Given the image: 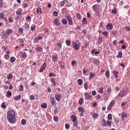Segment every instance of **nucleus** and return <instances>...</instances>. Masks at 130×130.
Masks as SVG:
<instances>
[{
    "mask_svg": "<svg viewBox=\"0 0 130 130\" xmlns=\"http://www.w3.org/2000/svg\"><path fill=\"white\" fill-rule=\"evenodd\" d=\"M7 119L8 122L11 123H13L15 120V112L12 110H10L7 112Z\"/></svg>",
    "mask_w": 130,
    "mask_h": 130,
    "instance_id": "1",
    "label": "nucleus"
},
{
    "mask_svg": "<svg viewBox=\"0 0 130 130\" xmlns=\"http://www.w3.org/2000/svg\"><path fill=\"white\" fill-rule=\"evenodd\" d=\"M67 19L69 25H73V23L72 21V18L70 15H67L66 17Z\"/></svg>",
    "mask_w": 130,
    "mask_h": 130,
    "instance_id": "2",
    "label": "nucleus"
},
{
    "mask_svg": "<svg viewBox=\"0 0 130 130\" xmlns=\"http://www.w3.org/2000/svg\"><path fill=\"white\" fill-rule=\"evenodd\" d=\"M85 96V99L86 100H89L91 101L92 100L91 95H90L87 92H86L84 94Z\"/></svg>",
    "mask_w": 130,
    "mask_h": 130,
    "instance_id": "3",
    "label": "nucleus"
},
{
    "mask_svg": "<svg viewBox=\"0 0 130 130\" xmlns=\"http://www.w3.org/2000/svg\"><path fill=\"white\" fill-rule=\"evenodd\" d=\"M99 5L98 4H95L93 5L92 6V9L95 11L97 12L99 9Z\"/></svg>",
    "mask_w": 130,
    "mask_h": 130,
    "instance_id": "4",
    "label": "nucleus"
},
{
    "mask_svg": "<svg viewBox=\"0 0 130 130\" xmlns=\"http://www.w3.org/2000/svg\"><path fill=\"white\" fill-rule=\"evenodd\" d=\"M127 92L124 90H122L119 93V95L120 97H123L126 94Z\"/></svg>",
    "mask_w": 130,
    "mask_h": 130,
    "instance_id": "5",
    "label": "nucleus"
},
{
    "mask_svg": "<svg viewBox=\"0 0 130 130\" xmlns=\"http://www.w3.org/2000/svg\"><path fill=\"white\" fill-rule=\"evenodd\" d=\"M70 119L72 120L73 122H76L77 120V118L76 115H72L70 116Z\"/></svg>",
    "mask_w": 130,
    "mask_h": 130,
    "instance_id": "6",
    "label": "nucleus"
},
{
    "mask_svg": "<svg viewBox=\"0 0 130 130\" xmlns=\"http://www.w3.org/2000/svg\"><path fill=\"white\" fill-rule=\"evenodd\" d=\"M73 44L74 48L75 50H78L80 48L79 46L80 45V44H77L75 42H73Z\"/></svg>",
    "mask_w": 130,
    "mask_h": 130,
    "instance_id": "7",
    "label": "nucleus"
},
{
    "mask_svg": "<svg viewBox=\"0 0 130 130\" xmlns=\"http://www.w3.org/2000/svg\"><path fill=\"white\" fill-rule=\"evenodd\" d=\"M114 102V101H112L110 103L108 106L107 107V109L108 110H110L111 108H112V106L113 105V103Z\"/></svg>",
    "mask_w": 130,
    "mask_h": 130,
    "instance_id": "8",
    "label": "nucleus"
},
{
    "mask_svg": "<svg viewBox=\"0 0 130 130\" xmlns=\"http://www.w3.org/2000/svg\"><path fill=\"white\" fill-rule=\"evenodd\" d=\"M46 63H44L42 65L40 70V72H42L43 70L45 68Z\"/></svg>",
    "mask_w": 130,
    "mask_h": 130,
    "instance_id": "9",
    "label": "nucleus"
},
{
    "mask_svg": "<svg viewBox=\"0 0 130 130\" xmlns=\"http://www.w3.org/2000/svg\"><path fill=\"white\" fill-rule=\"evenodd\" d=\"M55 98L58 101H60L61 98V96L60 95L58 94H56L55 96Z\"/></svg>",
    "mask_w": 130,
    "mask_h": 130,
    "instance_id": "10",
    "label": "nucleus"
},
{
    "mask_svg": "<svg viewBox=\"0 0 130 130\" xmlns=\"http://www.w3.org/2000/svg\"><path fill=\"white\" fill-rule=\"evenodd\" d=\"M54 23H55V25L57 26H58L60 24V23L59 22L58 19L57 18H56L54 20Z\"/></svg>",
    "mask_w": 130,
    "mask_h": 130,
    "instance_id": "11",
    "label": "nucleus"
},
{
    "mask_svg": "<svg viewBox=\"0 0 130 130\" xmlns=\"http://www.w3.org/2000/svg\"><path fill=\"white\" fill-rule=\"evenodd\" d=\"M52 60L53 62H57L58 60V57L57 56H54L52 58Z\"/></svg>",
    "mask_w": 130,
    "mask_h": 130,
    "instance_id": "12",
    "label": "nucleus"
},
{
    "mask_svg": "<svg viewBox=\"0 0 130 130\" xmlns=\"http://www.w3.org/2000/svg\"><path fill=\"white\" fill-rule=\"evenodd\" d=\"M106 26L107 27L108 29L109 30L112 29L113 27L111 23L107 24Z\"/></svg>",
    "mask_w": 130,
    "mask_h": 130,
    "instance_id": "13",
    "label": "nucleus"
},
{
    "mask_svg": "<svg viewBox=\"0 0 130 130\" xmlns=\"http://www.w3.org/2000/svg\"><path fill=\"white\" fill-rule=\"evenodd\" d=\"M36 11L38 14H40L42 13V10L41 8H37Z\"/></svg>",
    "mask_w": 130,
    "mask_h": 130,
    "instance_id": "14",
    "label": "nucleus"
},
{
    "mask_svg": "<svg viewBox=\"0 0 130 130\" xmlns=\"http://www.w3.org/2000/svg\"><path fill=\"white\" fill-rule=\"evenodd\" d=\"M82 23L84 25H86L87 24V21L86 18H83L82 21Z\"/></svg>",
    "mask_w": 130,
    "mask_h": 130,
    "instance_id": "15",
    "label": "nucleus"
},
{
    "mask_svg": "<svg viewBox=\"0 0 130 130\" xmlns=\"http://www.w3.org/2000/svg\"><path fill=\"white\" fill-rule=\"evenodd\" d=\"M94 64L96 66H97L99 63V61L96 59L93 60Z\"/></svg>",
    "mask_w": 130,
    "mask_h": 130,
    "instance_id": "16",
    "label": "nucleus"
},
{
    "mask_svg": "<svg viewBox=\"0 0 130 130\" xmlns=\"http://www.w3.org/2000/svg\"><path fill=\"white\" fill-rule=\"evenodd\" d=\"M51 103H52V105L54 106L55 105V101L54 98H51Z\"/></svg>",
    "mask_w": 130,
    "mask_h": 130,
    "instance_id": "17",
    "label": "nucleus"
},
{
    "mask_svg": "<svg viewBox=\"0 0 130 130\" xmlns=\"http://www.w3.org/2000/svg\"><path fill=\"white\" fill-rule=\"evenodd\" d=\"M63 25H66L67 23V21L66 19H63L61 21Z\"/></svg>",
    "mask_w": 130,
    "mask_h": 130,
    "instance_id": "18",
    "label": "nucleus"
},
{
    "mask_svg": "<svg viewBox=\"0 0 130 130\" xmlns=\"http://www.w3.org/2000/svg\"><path fill=\"white\" fill-rule=\"evenodd\" d=\"M78 110L79 111L81 112L82 113H83L84 111V109L82 107H79L78 108Z\"/></svg>",
    "mask_w": 130,
    "mask_h": 130,
    "instance_id": "19",
    "label": "nucleus"
},
{
    "mask_svg": "<svg viewBox=\"0 0 130 130\" xmlns=\"http://www.w3.org/2000/svg\"><path fill=\"white\" fill-rule=\"evenodd\" d=\"M102 125L103 126H106V122L104 119H103L102 120Z\"/></svg>",
    "mask_w": 130,
    "mask_h": 130,
    "instance_id": "20",
    "label": "nucleus"
},
{
    "mask_svg": "<svg viewBox=\"0 0 130 130\" xmlns=\"http://www.w3.org/2000/svg\"><path fill=\"white\" fill-rule=\"evenodd\" d=\"M76 17L79 20L82 19V16L80 14L77 13L76 15Z\"/></svg>",
    "mask_w": 130,
    "mask_h": 130,
    "instance_id": "21",
    "label": "nucleus"
},
{
    "mask_svg": "<svg viewBox=\"0 0 130 130\" xmlns=\"http://www.w3.org/2000/svg\"><path fill=\"white\" fill-rule=\"evenodd\" d=\"M11 92L9 91H8L7 93L6 96H7L8 97H10L11 96Z\"/></svg>",
    "mask_w": 130,
    "mask_h": 130,
    "instance_id": "22",
    "label": "nucleus"
},
{
    "mask_svg": "<svg viewBox=\"0 0 130 130\" xmlns=\"http://www.w3.org/2000/svg\"><path fill=\"white\" fill-rule=\"evenodd\" d=\"M95 75L94 73H92V72H90L89 73V79L92 78Z\"/></svg>",
    "mask_w": 130,
    "mask_h": 130,
    "instance_id": "23",
    "label": "nucleus"
},
{
    "mask_svg": "<svg viewBox=\"0 0 130 130\" xmlns=\"http://www.w3.org/2000/svg\"><path fill=\"white\" fill-rule=\"evenodd\" d=\"M42 49V47L39 46L37 47L36 48V51L39 52H40L41 51Z\"/></svg>",
    "mask_w": 130,
    "mask_h": 130,
    "instance_id": "24",
    "label": "nucleus"
},
{
    "mask_svg": "<svg viewBox=\"0 0 130 130\" xmlns=\"http://www.w3.org/2000/svg\"><path fill=\"white\" fill-rule=\"evenodd\" d=\"M21 95H19L18 96H16L15 98V100L17 101L19 100L21 98Z\"/></svg>",
    "mask_w": 130,
    "mask_h": 130,
    "instance_id": "25",
    "label": "nucleus"
},
{
    "mask_svg": "<svg viewBox=\"0 0 130 130\" xmlns=\"http://www.w3.org/2000/svg\"><path fill=\"white\" fill-rule=\"evenodd\" d=\"M122 53L121 51H119L118 52V57L119 58H121L122 57Z\"/></svg>",
    "mask_w": 130,
    "mask_h": 130,
    "instance_id": "26",
    "label": "nucleus"
},
{
    "mask_svg": "<svg viewBox=\"0 0 130 130\" xmlns=\"http://www.w3.org/2000/svg\"><path fill=\"white\" fill-rule=\"evenodd\" d=\"M15 60V58L14 57H11L10 58V61L11 63H13Z\"/></svg>",
    "mask_w": 130,
    "mask_h": 130,
    "instance_id": "27",
    "label": "nucleus"
},
{
    "mask_svg": "<svg viewBox=\"0 0 130 130\" xmlns=\"http://www.w3.org/2000/svg\"><path fill=\"white\" fill-rule=\"evenodd\" d=\"M6 33L8 34H10L12 32V30L10 29H8L6 31Z\"/></svg>",
    "mask_w": 130,
    "mask_h": 130,
    "instance_id": "28",
    "label": "nucleus"
},
{
    "mask_svg": "<svg viewBox=\"0 0 130 130\" xmlns=\"http://www.w3.org/2000/svg\"><path fill=\"white\" fill-rule=\"evenodd\" d=\"M26 54L25 52H22V57L24 58H25L26 57Z\"/></svg>",
    "mask_w": 130,
    "mask_h": 130,
    "instance_id": "29",
    "label": "nucleus"
},
{
    "mask_svg": "<svg viewBox=\"0 0 130 130\" xmlns=\"http://www.w3.org/2000/svg\"><path fill=\"white\" fill-rule=\"evenodd\" d=\"M121 116L123 118L126 117H127V114L126 113L123 112L122 113Z\"/></svg>",
    "mask_w": 130,
    "mask_h": 130,
    "instance_id": "30",
    "label": "nucleus"
},
{
    "mask_svg": "<svg viewBox=\"0 0 130 130\" xmlns=\"http://www.w3.org/2000/svg\"><path fill=\"white\" fill-rule=\"evenodd\" d=\"M98 40L99 42L100 43L103 42V39L101 37H99L98 38Z\"/></svg>",
    "mask_w": 130,
    "mask_h": 130,
    "instance_id": "31",
    "label": "nucleus"
},
{
    "mask_svg": "<svg viewBox=\"0 0 130 130\" xmlns=\"http://www.w3.org/2000/svg\"><path fill=\"white\" fill-rule=\"evenodd\" d=\"M4 15V13L3 12H1L0 13V19H3Z\"/></svg>",
    "mask_w": 130,
    "mask_h": 130,
    "instance_id": "32",
    "label": "nucleus"
},
{
    "mask_svg": "<svg viewBox=\"0 0 130 130\" xmlns=\"http://www.w3.org/2000/svg\"><path fill=\"white\" fill-rule=\"evenodd\" d=\"M66 43L68 45H69L71 43V42L70 40H67L66 41Z\"/></svg>",
    "mask_w": 130,
    "mask_h": 130,
    "instance_id": "33",
    "label": "nucleus"
},
{
    "mask_svg": "<svg viewBox=\"0 0 130 130\" xmlns=\"http://www.w3.org/2000/svg\"><path fill=\"white\" fill-rule=\"evenodd\" d=\"M41 106L42 108H46L47 107V104L44 103V104H42L41 105Z\"/></svg>",
    "mask_w": 130,
    "mask_h": 130,
    "instance_id": "34",
    "label": "nucleus"
},
{
    "mask_svg": "<svg viewBox=\"0 0 130 130\" xmlns=\"http://www.w3.org/2000/svg\"><path fill=\"white\" fill-rule=\"evenodd\" d=\"M98 114L96 113H94L93 115V117H94V119H96L98 118Z\"/></svg>",
    "mask_w": 130,
    "mask_h": 130,
    "instance_id": "35",
    "label": "nucleus"
},
{
    "mask_svg": "<svg viewBox=\"0 0 130 130\" xmlns=\"http://www.w3.org/2000/svg\"><path fill=\"white\" fill-rule=\"evenodd\" d=\"M105 75L106 77L108 78L109 76V71H106L105 73Z\"/></svg>",
    "mask_w": 130,
    "mask_h": 130,
    "instance_id": "36",
    "label": "nucleus"
},
{
    "mask_svg": "<svg viewBox=\"0 0 130 130\" xmlns=\"http://www.w3.org/2000/svg\"><path fill=\"white\" fill-rule=\"evenodd\" d=\"M13 76L11 73H10L9 74L8 76H7V78L9 79H10L12 78Z\"/></svg>",
    "mask_w": 130,
    "mask_h": 130,
    "instance_id": "37",
    "label": "nucleus"
},
{
    "mask_svg": "<svg viewBox=\"0 0 130 130\" xmlns=\"http://www.w3.org/2000/svg\"><path fill=\"white\" fill-rule=\"evenodd\" d=\"M84 87L85 89L87 90L88 88V86L87 83H85L84 85Z\"/></svg>",
    "mask_w": 130,
    "mask_h": 130,
    "instance_id": "38",
    "label": "nucleus"
},
{
    "mask_svg": "<svg viewBox=\"0 0 130 130\" xmlns=\"http://www.w3.org/2000/svg\"><path fill=\"white\" fill-rule=\"evenodd\" d=\"M17 14L18 15H21L22 14V13L20 10H18L16 12Z\"/></svg>",
    "mask_w": 130,
    "mask_h": 130,
    "instance_id": "39",
    "label": "nucleus"
},
{
    "mask_svg": "<svg viewBox=\"0 0 130 130\" xmlns=\"http://www.w3.org/2000/svg\"><path fill=\"white\" fill-rule=\"evenodd\" d=\"M23 30V28H20L19 27V31L20 33L22 34Z\"/></svg>",
    "mask_w": 130,
    "mask_h": 130,
    "instance_id": "40",
    "label": "nucleus"
},
{
    "mask_svg": "<svg viewBox=\"0 0 130 130\" xmlns=\"http://www.w3.org/2000/svg\"><path fill=\"white\" fill-rule=\"evenodd\" d=\"M106 124L108 125V126L110 127L111 125V122L109 121H107Z\"/></svg>",
    "mask_w": 130,
    "mask_h": 130,
    "instance_id": "41",
    "label": "nucleus"
},
{
    "mask_svg": "<svg viewBox=\"0 0 130 130\" xmlns=\"http://www.w3.org/2000/svg\"><path fill=\"white\" fill-rule=\"evenodd\" d=\"M4 104V102H3L1 105V107L3 108H5L7 107V106L5 105Z\"/></svg>",
    "mask_w": 130,
    "mask_h": 130,
    "instance_id": "42",
    "label": "nucleus"
},
{
    "mask_svg": "<svg viewBox=\"0 0 130 130\" xmlns=\"http://www.w3.org/2000/svg\"><path fill=\"white\" fill-rule=\"evenodd\" d=\"M103 87H101L100 89H99V92L100 93H102L103 92Z\"/></svg>",
    "mask_w": 130,
    "mask_h": 130,
    "instance_id": "43",
    "label": "nucleus"
},
{
    "mask_svg": "<svg viewBox=\"0 0 130 130\" xmlns=\"http://www.w3.org/2000/svg\"><path fill=\"white\" fill-rule=\"evenodd\" d=\"M113 120L114 121L117 123L119 122V120L117 118H114Z\"/></svg>",
    "mask_w": 130,
    "mask_h": 130,
    "instance_id": "44",
    "label": "nucleus"
},
{
    "mask_svg": "<svg viewBox=\"0 0 130 130\" xmlns=\"http://www.w3.org/2000/svg\"><path fill=\"white\" fill-rule=\"evenodd\" d=\"M31 18L30 15H28L26 18V20L28 21H30Z\"/></svg>",
    "mask_w": 130,
    "mask_h": 130,
    "instance_id": "45",
    "label": "nucleus"
},
{
    "mask_svg": "<svg viewBox=\"0 0 130 130\" xmlns=\"http://www.w3.org/2000/svg\"><path fill=\"white\" fill-rule=\"evenodd\" d=\"M108 34V33L106 31L103 32L102 33V34L106 36H107Z\"/></svg>",
    "mask_w": 130,
    "mask_h": 130,
    "instance_id": "46",
    "label": "nucleus"
},
{
    "mask_svg": "<svg viewBox=\"0 0 130 130\" xmlns=\"http://www.w3.org/2000/svg\"><path fill=\"white\" fill-rule=\"evenodd\" d=\"M21 123L22 125H24L26 123V121L24 119H22L21 120Z\"/></svg>",
    "mask_w": 130,
    "mask_h": 130,
    "instance_id": "47",
    "label": "nucleus"
},
{
    "mask_svg": "<svg viewBox=\"0 0 130 130\" xmlns=\"http://www.w3.org/2000/svg\"><path fill=\"white\" fill-rule=\"evenodd\" d=\"M108 118L109 120H111L112 119V115L111 114H109L108 115Z\"/></svg>",
    "mask_w": 130,
    "mask_h": 130,
    "instance_id": "48",
    "label": "nucleus"
},
{
    "mask_svg": "<svg viewBox=\"0 0 130 130\" xmlns=\"http://www.w3.org/2000/svg\"><path fill=\"white\" fill-rule=\"evenodd\" d=\"M54 120L55 121L57 122L58 121V118L57 117H55L54 116Z\"/></svg>",
    "mask_w": 130,
    "mask_h": 130,
    "instance_id": "49",
    "label": "nucleus"
},
{
    "mask_svg": "<svg viewBox=\"0 0 130 130\" xmlns=\"http://www.w3.org/2000/svg\"><path fill=\"white\" fill-rule=\"evenodd\" d=\"M57 45L60 47H61L62 46V43L61 42H58L57 43Z\"/></svg>",
    "mask_w": 130,
    "mask_h": 130,
    "instance_id": "50",
    "label": "nucleus"
},
{
    "mask_svg": "<svg viewBox=\"0 0 130 130\" xmlns=\"http://www.w3.org/2000/svg\"><path fill=\"white\" fill-rule=\"evenodd\" d=\"M19 89L20 91H22L23 90V87L22 85H20L19 87Z\"/></svg>",
    "mask_w": 130,
    "mask_h": 130,
    "instance_id": "51",
    "label": "nucleus"
},
{
    "mask_svg": "<svg viewBox=\"0 0 130 130\" xmlns=\"http://www.w3.org/2000/svg\"><path fill=\"white\" fill-rule=\"evenodd\" d=\"M113 74L115 75V77H118V75L116 74V71L115 70H114L112 72Z\"/></svg>",
    "mask_w": 130,
    "mask_h": 130,
    "instance_id": "52",
    "label": "nucleus"
},
{
    "mask_svg": "<svg viewBox=\"0 0 130 130\" xmlns=\"http://www.w3.org/2000/svg\"><path fill=\"white\" fill-rule=\"evenodd\" d=\"M77 121L76 122L73 123V126H75L76 127H77Z\"/></svg>",
    "mask_w": 130,
    "mask_h": 130,
    "instance_id": "53",
    "label": "nucleus"
},
{
    "mask_svg": "<svg viewBox=\"0 0 130 130\" xmlns=\"http://www.w3.org/2000/svg\"><path fill=\"white\" fill-rule=\"evenodd\" d=\"M76 63V62L75 61H73L71 62V65L72 66H73L75 65Z\"/></svg>",
    "mask_w": 130,
    "mask_h": 130,
    "instance_id": "54",
    "label": "nucleus"
},
{
    "mask_svg": "<svg viewBox=\"0 0 130 130\" xmlns=\"http://www.w3.org/2000/svg\"><path fill=\"white\" fill-rule=\"evenodd\" d=\"M8 19L9 21V22H12L13 21V19L12 18L9 17L8 18Z\"/></svg>",
    "mask_w": 130,
    "mask_h": 130,
    "instance_id": "55",
    "label": "nucleus"
},
{
    "mask_svg": "<svg viewBox=\"0 0 130 130\" xmlns=\"http://www.w3.org/2000/svg\"><path fill=\"white\" fill-rule=\"evenodd\" d=\"M58 111L57 107H55V109H54V112L56 113L58 112Z\"/></svg>",
    "mask_w": 130,
    "mask_h": 130,
    "instance_id": "56",
    "label": "nucleus"
},
{
    "mask_svg": "<svg viewBox=\"0 0 130 130\" xmlns=\"http://www.w3.org/2000/svg\"><path fill=\"white\" fill-rule=\"evenodd\" d=\"M95 96L96 97L97 99H100L101 97V96L99 95H97Z\"/></svg>",
    "mask_w": 130,
    "mask_h": 130,
    "instance_id": "57",
    "label": "nucleus"
},
{
    "mask_svg": "<svg viewBox=\"0 0 130 130\" xmlns=\"http://www.w3.org/2000/svg\"><path fill=\"white\" fill-rule=\"evenodd\" d=\"M65 126L66 128L67 129H69L70 127L69 125V124H65Z\"/></svg>",
    "mask_w": 130,
    "mask_h": 130,
    "instance_id": "58",
    "label": "nucleus"
},
{
    "mask_svg": "<svg viewBox=\"0 0 130 130\" xmlns=\"http://www.w3.org/2000/svg\"><path fill=\"white\" fill-rule=\"evenodd\" d=\"M3 2H0V8H2L3 7Z\"/></svg>",
    "mask_w": 130,
    "mask_h": 130,
    "instance_id": "59",
    "label": "nucleus"
},
{
    "mask_svg": "<svg viewBox=\"0 0 130 130\" xmlns=\"http://www.w3.org/2000/svg\"><path fill=\"white\" fill-rule=\"evenodd\" d=\"M44 33H47L48 32V29L46 28L44 29Z\"/></svg>",
    "mask_w": 130,
    "mask_h": 130,
    "instance_id": "60",
    "label": "nucleus"
},
{
    "mask_svg": "<svg viewBox=\"0 0 130 130\" xmlns=\"http://www.w3.org/2000/svg\"><path fill=\"white\" fill-rule=\"evenodd\" d=\"M125 28L126 29V30H128L130 31V28L128 26H125Z\"/></svg>",
    "mask_w": 130,
    "mask_h": 130,
    "instance_id": "61",
    "label": "nucleus"
},
{
    "mask_svg": "<svg viewBox=\"0 0 130 130\" xmlns=\"http://www.w3.org/2000/svg\"><path fill=\"white\" fill-rule=\"evenodd\" d=\"M58 13V12H56L55 11H54L53 12V15H55L56 16H57V14Z\"/></svg>",
    "mask_w": 130,
    "mask_h": 130,
    "instance_id": "62",
    "label": "nucleus"
},
{
    "mask_svg": "<svg viewBox=\"0 0 130 130\" xmlns=\"http://www.w3.org/2000/svg\"><path fill=\"white\" fill-rule=\"evenodd\" d=\"M83 101V99H80L79 100V104H82Z\"/></svg>",
    "mask_w": 130,
    "mask_h": 130,
    "instance_id": "63",
    "label": "nucleus"
},
{
    "mask_svg": "<svg viewBox=\"0 0 130 130\" xmlns=\"http://www.w3.org/2000/svg\"><path fill=\"white\" fill-rule=\"evenodd\" d=\"M112 13H114L115 14H116V12L115 9H114L112 10Z\"/></svg>",
    "mask_w": 130,
    "mask_h": 130,
    "instance_id": "64",
    "label": "nucleus"
}]
</instances>
